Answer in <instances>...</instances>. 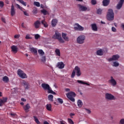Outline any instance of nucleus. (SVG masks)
Returning a JSON list of instances; mask_svg holds the SVG:
<instances>
[{"mask_svg": "<svg viewBox=\"0 0 124 124\" xmlns=\"http://www.w3.org/2000/svg\"><path fill=\"white\" fill-rule=\"evenodd\" d=\"M62 37V34L58 31H56L55 34L54 35L53 38L54 39H60Z\"/></svg>", "mask_w": 124, "mask_h": 124, "instance_id": "nucleus-15", "label": "nucleus"}, {"mask_svg": "<svg viewBox=\"0 0 124 124\" xmlns=\"http://www.w3.org/2000/svg\"><path fill=\"white\" fill-rule=\"evenodd\" d=\"M102 3L103 6H108L110 3V0H103Z\"/></svg>", "mask_w": 124, "mask_h": 124, "instance_id": "nucleus-21", "label": "nucleus"}, {"mask_svg": "<svg viewBox=\"0 0 124 124\" xmlns=\"http://www.w3.org/2000/svg\"><path fill=\"white\" fill-rule=\"evenodd\" d=\"M124 0H120L119 1V3H121V4H124Z\"/></svg>", "mask_w": 124, "mask_h": 124, "instance_id": "nucleus-59", "label": "nucleus"}, {"mask_svg": "<svg viewBox=\"0 0 124 124\" xmlns=\"http://www.w3.org/2000/svg\"><path fill=\"white\" fill-rule=\"evenodd\" d=\"M78 7L79 11L86 12L90 11L91 10L90 7H86V6L80 4H78Z\"/></svg>", "mask_w": 124, "mask_h": 124, "instance_id": "nucleus-4", "label": "nucleus"}, {"mask_svg": "<svg viewBox=\"0 0 124 124\" xmlns=\"http://www.w3.org/2000/svg\"><path fill=\"white\" fill-rule=\"evenodd\" d=\"M41 24H42L45 28H48V24L45 20H43L41 21Z\"/></svg>", "mask_w": 124, "mask_h": 124, "instance_id": "nucleus-28", "label": "nucleus"}, {"mask_svg": "<svg viewBox=\"0 0 124 124\" xmlns=\"http://www.w3.org/2000/svg\"><path fill=\"white\" fill-rule=\"evenodd\" d=\"M102 12V10H101L100 9L97 10V14L100 15V14H101Z\"/></svg>", "mask_w": 124, "mask_h": 124, "instance_id": "nucleus-51", "label": "nucleus"}, {"mask_svg": "<svg viewBox=\"0 0 124 124\" xmlns=\"http://www.w3.org/2000/svg\"><path fill=\"white\" fill-rule=\"evenodd\" d=\"M7 97H3L2 98H0V107L2 106L5 102H7Z\"/></svg>", "mask_w": 124, "mask_h": 124, "instance_id": "nucleus-13", "label": "nucleus"}, {"mask_svg": "<svg viewBox=\"0 0 124 124\" xmlns=\"http://www.w3.org/2000/svg\"><path fill=\"white\" fill-rule=\"evenodd\" d=\"M26 39H32V37H31V35L30 34H27L25 36Z\"/></svg>", "mask_w": 124, "mask_h": 124, "instance_id": "nucleus-43", "label": "nucleus"}, {"mask_svg": "<svg viewBox=\"0 0 124 124\" xmlns=\"http://www.w3.org/2000/svg\"><path fill=\"white\" fill-rule=\"evenodd\" d=\"M77 82L78 83H79V84H81L82 85H87V86H90V84L86 82H84V81L82 80H78Z\"/></svg>", "mask_w": 124, "mask_h": 124, "instance_id": "nucleus-26", "label": "nucleus"}, {"mask_svg": "<svg viewBox=\"0 0 124 124\" xmlns=\"http://www.w3.org/2000/svg\"><path fill=\"white\" fill-rule=\"evenodd\" d=\"M91 27L93 31H97L98 27L95 23L91 24Z\"/></svg>", "mask_w": 124, "mask_h": 124, "instance_id": "nucleus-20", "label": "nucleus"}, {"mask_svg": "<svg viewBox=\"0 0 124 124\" xmlns=\"http://www.w3.org/2000/svg\"><path fill=\"white\" fill-rule=\"evenodd\" d=\"M97 56H103V50L102 49H99L96 53Z\"/></svg>", "mask_w": 124, "mask_h": 124, "instance_id": "nucleus-24", "label": "nucleus"}, {"mask_svg": "<svg viewBox=\"0 0 124 124\" xmlns=\"http://www.w3.org/2000/svg\"><path fill=\"white\" fill-rule=\"evenodd\" d=\"M67 34L65 33H62V37L65 40V41H69V38L68 37L66 36Z\"/></svg>", "mask_w": 124, "mask_h": 124, "instance_id": "nucleus-23", "label": "nucleus"}, {"mask_svg": "<svg viewBox=\"0 0 124 124\" xmlns=\"http://www.w3.org/2000/svg\"><path fill=\"white\" fill-rule=\"evenodd\" d=\"M105 97L106 99L108 100H115V97L111 94L109 93H106Z\"/></svg>", "mask_w": 124, "mask_h": 124, "instance_id": "nucleus-9", "label": "nucleus"}, {"mask_svg": "<svg viewBox=\"0 0 124 124\" xmlns=\"http://www.w3.org/2000/svg\"><path fill=\"white\" fill-rule=\"evenodd\" d=\"M109 82L113 87H115L117 85V81L113 78V77H111V79L109 80Z\"/></svg>", "mask_w": 124, "mask_h": 124, "instance_id": "nucleus-17", "label": "nucleus"}, {"mask_svg": "<svg viewBox=\"0 0 124 124\" xmlns=\"http://www.w3.org/2000/svg\"><path fill=\"white\" fill-rule=\"evenodd\" d=\"M85 110L86 111L88 114H91V113H92V111H91V110L88 108H85Z\"/></svg>", "mask_w": 124, "mask_h": 124, "instance_id": "nucleus-53", "label": "nucleus"}, {"mask_svg": "<svg viewBox=\"0 0 124 124\" xmlns=\"http://www.w3.org/2000/svg\"><path fill=\"white\" fill-rule=\"evenodd\" d=\"M20 34H17V35H15L14 36V37L15 38H16L17 39H18V38H20Z\"/></svg>", "mask_w": 124, "mask_h": 124, "instance_id": "nucleus-56", "label": "nucleus"}, {"mask_svg": "<svg viewBox=\"0 0 124 124\" xmlns=\"http://www.w3.org/2000/svg\"><path fill=\"white\" fill-rule=\"evenodd\" d=\"M111 31H113V32H116V31H117V29L116 28L112 27L111 28Z\"/></svg>", "mask_w": 124, "mask_h": 124, "instance_id": "nucleus-54", "label": "nucleus"}, {"mask_svg": "<svg viewBox=\"0 0 124 124\" xmlns=\"http://www.w3.org/2000/svg\"><path fill=\"white\" fill-rule=\"evenodd\" d=\"M23 13H24V15H25V16H29V14H28V13H27V12L23 11Z\"/></svg>", "mask_w": 124, "mask_h": 124, "instance_id": "nucleus-58", "label": "nucleus"}, {"mask_svg": "<svg viewBox=\"0 0 124 124\" xmlns=\"http://www.w3.org/2000/svg\"><path fill=\"white\" fill-rule=\"evenodd\" d=\"M107 18L108 21H113L114 20V12L113 9H109L107 14Z\"/></svg>", "mask_w": 124, "mask_h": 124, "instance_id": "nucleus-2", "label": "nucleus"}, {"mask_svg": "<svg viewBox=\"0 0 124 124\" xmlns=\"http://www.w3.org/2000/svg\"><path fill=\"white\" fill-rule=\"evenodd\" d=\"M2 80L5 83H8L9 81V78H8V77H7V76H5L3 78Z\"/></svg>", "mask_w": 124, "mask_h": 124, "instance_id": "nucleus-29", "label": "nucleus"}, {"mask_svg": "<svg viewBox=\"0 0 124 124\" xmlns=\"http://www.w3.org/2000/svg\"><path fill=\"white\" fill-rule=\"evenodd\" d=\"M55 53L56 54V56H58V57H61V51H60V49H56L55 50Z\"/></svg>", "mask_w": 124, "mask_h": 124, "instance_id": "nucleus-33", "label": "nucleus"}, {"mask_svg": "<svg viewBox=\"0 0 124 124\" xmlns=\"http://www.w3.org/2000/svg\"><path fill=\"white\" fill-rule=\"evenodd\" d=\"M123 7V4H121L120 3H118L116 6L117 9L120 10Z\"/></svg>", "mask_w": 124, "mask_h": 124, "instance_id": "nucleus-37", "label": "nucleus"}, {"mask_svg": "<svg viewBox=\"0 0 124 124\" xmlns=\"http://www.w3.org/2000/svg\"><path fill=\"white\" fill-rule=\"evenodd\" d=\"M33 118L35 123H36L37 124H40V122H39V120H38V119H37V117H36V116H33Z\"/></svg>", "mask_w": 124, "mask_h": 124, "instance_id": "nucleus-40", "label": "nucleus"}, {"mask_svg": "<svg viewBox=\"0 0 124 124\" xmlns=\"http://www.w3.org/2000/svg\"><path fill=\"white\" fill-rule=\"evenodd\" d=\"M76 73L78 77H80V76L81 74H82L81 73V70L80 69V68L78 67V66H76L75 69L73 70L71 74V78H74V77H75Z\"/></svg>", "mask_w": 124, "mask_h": 124, "instance_id": "nucleus-1", "label": "nucleus"}, {"mask_svg": "<svg viewBox=\"0 0 124 124\" xmlns=\"http://www.w3.org/2000/svg\"><path fill=\"white\" fill-rule=\"evenodd\" d=\"M74 29L75 31H84V27L78 23H76L75 24Z\"/></svg>", "mask_w": 124, "mask_h": 124, "instance_id": "nucleus-7", "label": "nucleus"}, {"mask_svg": "<svg viewBox=\"0 0 124 124\" xmlns=\"http://www.w3.org/2000/svg\"><path fill=\"white\" fill-rule=\"evenodd\" d=\"M16 8L20 9V10H21V11H23V10H24V8L22 7L21 6H20V5L18 4H16Z\"/></svg>", "mask_w": 124, "mask_h": 124, "instance_id": "nucleus-34", "label": "nucleus"}, {"mask_svg": "<svg viewBox=\"0 0 124 124\" xmlns=\"http://www.w3.org/2000/svg\"><path fill=\"white\" fill-rule=\"evenodd\" d=\"M41 87L44 90V91H48L50 89V85L46 83H42L41 84Z\"/></svg>", "mask_w": 124, "mask_h": 124, "instance_id": "nucleus-14", "label": "nucleus"}, {"mask_svg": "<svg viewBox=\"0 0 124 124\" xmlns=\"http://www.w3.org/2000/svg\"><path fill=\"white\" fill-rule=\"evenodd\" d=\"M23 109L25 111L26 113H29V109H31V106H30V104H27L25 106L23 107Z\"/></svg>", "mask_w": 124, "mask_h": 124, "instance_id": "nucleus-16", "label": "nucleus"}, {"mask_svg": "<svg viewBox=\"0 0 124 124\" xmlns=\"http://www.w3.org/2000/svg\"><path fill=\"white\" fill-rule=\"evenodd\" d=\"M11 48L12 52H13V53H16L18 52V47H17V46H12Z\"/></svg>", "mask_w": 124, "mask_h": 124, "instance_id": "nucleus-18", "label": "nucleus"}, {"mask_svg": "<svg viewBox=\"0 0 124 124\" xmlns=\"http://www.w3.org/2000/svg\"><path fill=\"white\" fill-rule=\"evenodd\" d=\"M54 98V96L52 94H49L48 96V99L49 101H53V99Z\"/></svg>", "mask_w": 124, "mask_h": 124, "instance_id": "nucleus-35", "label": "nucleus"}, {"mask_svg": "<svg viewBox=\"0 0 124 124\" xmlns=\"http://www.w3.org/2000/svg\"><path fill=\"white\" fill-rule=\"evenodd\" d=\"M35 39H38L40 37V35L38 34H36L34 35Z\"/></svg>", "mask_w": 124, "mask_h": 124, "instance_id": "nucleus-50", "label": "nucleus"}, {"mask_svg": "<svg viewBox=\"0 0 124 124\" xmlns=\"http://www.w3.org/2000/svg\"><path fill=\"white\" fill-rule=\"evenodd\" d=\"M38 52L40 55H41L42 56H43L44 55V51L42 49H39L38 50Z\"/></svg>", "mask_w": 124, "mask_h": 124, "instance_id": "nucleus-44", "label": "nucleus"}, {"mask_svg": "<svg viewBox=\"0 0 124 124\" xmlns=\"http://www.w3.org/2000/svg\"><path fill=\"white\" fill-rule=\"evenodd\" d=\"M42 62H46V57L45 56H43L41 59Z\"/></svg>", "mask_w": 124, "mask_h": 124, "instance_id": "nucleus-55", "label": "nucleus"}, {"mask_svg": "<svg viewBox=\"0 0 124 124\" xmlns=\"http://www.w3.org/2000/svg\"><path fill=\"white\" fill-rule=\"evenodd\" d=\"M67 97L71 101L74 102L75 101V99L74 97L76 96V93L74 92H70V93L66 94Z\"/></svg>", "mask_w": 124, "mask_h": 124, "instance_id": "nucleus-3", "label": "nucleus"}, {"mask_svg": "<svg viewBox=\"0 0 124 124\" xmlns=\"http://www.w3.org/2000/svg\"><path fill=\"white\" fill-rule=\"evenodd\" d=\"M57 100L59 103H60V104H62V103H63V100H62V99L59 98L57 99Z\"/></svg>", "mask_w": 124, "mask_h": 124, "instance_id": "nucleus-45", "label": "nucleus"}, {"mask_svg": "<svg viewBox=\"0 0 124 124\" xmlns=\"http://www.w3.org/2000/svg\"><path fill=\"white\" fill-rule=\"evenodd\" d=\"M47 93H51L52 94H56V92L53 91V90L51 89V87L47 90Z\"/></svg>", "mask_w": 124, "mask_h": 124, "instance_id": "nucleus-32", "label": "nucleus"}, {"mask_svg": "<svg viewBox=\"0 0 124 124\" xmlns=\"http://www.w3.org/2000/svg\"><path fill=\"white\" fill-rule=\"evenodd\" d=\"M86 36L84 35H79L77 39V42L78 44H83L85 43Z\"/></svg>", "mask_w": 124, "mask_h": 124, "instance_id": "nucleus-5", "label": "nucleus"}, {"mask_svg": "<svg viewBox=\"0 0 124 124\" xmlns=\"http://www.w3.org/2000/svg\"><path fill=\"white\" fill-rule=\"evenodd\" d=\"M41 12L44 15H47V13H48V12L45 10V9H43L41 11Z\"/></svg>", "mask_w": 124, "mask_h": 124, "instance_id": "nucleus-41", "label": "nucleus"}, {"mask_svg": "<svg viewBox=\"0 0 124 124\" xmlns=\"http://www.w3.org/2000/svg\"><path fill=\"white\" fill-rule=\"evenodd\" d=\"M18 89L17 88H13L12 89V92L14 93H18Z\"/></svg>", "mask_w": 124, "mask_h": 124, "instance_id": "nucleus-39", "label": "nucleus"}, {"mask_svg": "<svg viewBox=\"0 0 124 124\" xmlns=\"http://www.w3.org/2000/svg\"><path fill=\"white\" fill-rule=\"evenodd\" d=\"M91 3L93 5H95L96 4V1L95 0H91Z\"/></svg>", "mask_w": 124, "mask_h": 124, "instance_id": "nucleus-49", "label": "nucleus"}, {"mask_svg": "<svg viewBox=\"0 0 124 124\" xmlns=\"http://www.w3.org/2000/svg\"><path fill=\"white\" fill-rule=\"evenodd\" d=\"M58 40L60 43H64V40L62 39V37L60 39H59Z\"/></svg>", "mask_w": 124, "mask_h": 124, "instance_id": "nucleus-48", "label": "nucleus"}, {"mask_svg": "<svg viewBox=\"0 0 124 124\" xmlns=\"http://www.w3.org/2000/svg\"><path fill=\"white\" fill-rule=\"evenodd\" d=\"M32 13H33L34 14H37V8L34 9L32 11Z\"/></svg>", "mask_w": 124, "mask_h": 124, "instance_id": "nucleus-52", "label": "nucleus"}, {"mask_svg": "<svg viewBox=\"0 0 124 124\" xmlns=\"http://www.w3.org/2000/svg\"><path fill=\"white\" fill-rule=\"evenodd\" d=\"M78 107H81V106H83V103L82 102V101L81 100H78Z\"/></svg>", "mask_w": 124, "mask_h": 124, "instance_id": "nucleus-36", "label": "nucleus"}, {"mask_svg": "<svg viewBox=\"0 0 124 124\" xmlns=\"http://www.w3.org/2000/svg\"><path fill=\"white\" fill-rule=\"evenodd\" d=\"M17 1H18L20 2V3H21L22 5H24V6H27V2L24 1L23 0H16Z\"/></svg>", "mask_w": 124, "mask_h": 124, "instance_id": "nucleus-30", "label": "nucleus"}, {"mask_svg": "<svg viewBox=\"0 0 124 124\" xmlns=\"http://www.w3.org/2000/svg\"><path fill=\"white\" fill-rule=\"evenodd\" d=\"M68 122L69 124H74V122H73L72 119H71L70 118L68 119Z\"/></svg>", "mask_w": 124, "mask_h": 124, "instance_id": "nucleus-46", "label": "nucleus"}, {"mask_svg": "<svg viewBox=\"0 0 124 124\" xmlns=\"http://www.w3.org/2000/svg\"><path fill=\"white\" fill-rule=\"evenodd\" d=\"M34 5H35L37 7H40V3H39V2L35 1L34 2Z\"/></svg>", "mask_w": 124, "mask_h": 124, "instance_id": "nucleus-42", "label": "nucleus"}, {"mask_svg": "<svg viewBox=\"0 0 124 124\" xmlns=\"http://www.w3.org/2000/svg\"><path fill=\"white\" fill-rule=\"evenodd\" d=\"M77 82L78 83H79V84H81L82 85H87V86H90V84L86 82H84V81L82 80H78Z\"/></svg>", "mask_w": 124, "mask_h": 124, "instance_id": "nucleus-27", "label": "nucleus"}, {"mask_svg": "<svg viewBox=\"0 0 124 124\" xmlns=\"http://www.w3.org/2000/svg\"><path fill=\"white\" fill-rule=\"evenodd\" d=\"M30 51L31 53H33L35 55H37V50L34 47L30 48Z\"/></svg>", "mask_w": 124, "mask_h": 124, "instance_id": "nucleus-25", "label": "nucleus"}, {"mask_svg": "<svg viewBox=\"0 0 124 124\" xmlns=\"http://www.w3.org/2000/svg\"><path fill=\"white\" fill-rule=\"evenodd\" d=\"M40 25H41V22L40 20H37L35 21L33 23V26L35 29H39L40 28Z\"/></svg>", "mask_w": 124, "mask_h": 124, "instance_id": "nucleus-12", "label": "nucleus"}, {"mask_svg": "<svg viewBox=\"0 0 124 124\" xmlns=\"http://www.w3.org/2000/svg\"><path fill=\"white\" fill-rule=\"evenodd\" d=\"M21 101H23L24 102H26V101H27V99H25L24 98H22L21 99Z\"/></svg>", "mask_w": 124, "mask_h": 124, "instance_id": "nucleus-61", "label": "nucleus"}, {"mask_svg": "<svg viewBox=\"0 0 124 124\" xmlns=\"http://www.w3.org/2000/svg\"><path fill=\"white\" fill-rule=\"evenodd\" d=\"M1 21H2L3 22V23H5V18L2 17Z\"/></svg>", "mask_w": 124, "mask_h": 124, "instance_id": "nucleus-63", "label": "nucleus"}, {"mask_svg": "<svg viewBox=\"0 0 124 124\" xmlns=\"http://www.w3.org/2000/svg\"><path fill=\"white\" fill-rule=\"evenodd\" d=\"M65 65V64H64L63 62H58L57 63L56 66H57V67L59 68V69H62L63 68H64Z\"/></svg>", "mask_w": 124, "mask_h": 124, "instance_id": "nucleus-10", "label": "nucleus"}, {"mask_svg": "<svg viewBox=\"0 0 124 124\" xmlns=\"http://www.w3.org/2000/svg\"><path fill=\"white\" fill-rule=\"evenodd\" d=\"M10 115L12 117H13V118H14V117H15V116H16V114H15V113H11Z\"/></svg>", "mask_w": 124, "mask_h": 124, "instance_id": "nucleus-60", "label": "nucleus"}, {"mask_svg": "<svg viewBox=\"0 0 124 124\" xmlns=\"http://www.w3.org/2000/svg\"><path fill=\"white\" fill-rule=\"evenodd\" d=\"M113 66H114L115 67H117V66H119L120 65V63L117 62H113Z\"/></svg>", "mask_w": 124, "mask_h": 124, "instance_id": "nucleus-38", "label": "nucleus"}, {"mask_svg": "<svg viewBox=\"0 0 124 124\" xmlns=\"http://www.w3.org/2000/svg\"><path fill=\"white\" fill-rule=\"evenodd\" d=\"M65 92H70V89L69 88H66L65 89Z\"/></svg>", "mask_w": 124, "mask_h": 124, "instance_id": "nucleus-62", "label": "nucleus"}, {"mask_svg": "<svg viewBox=\"0 0 124 124\" xmlns=\"http://www.w3.org/2000/svg\"><path fill=\"white\" fill-rule=\"evenodd\" d=\"M22 84H23L25 89L28 90V89H30V83L27 81H23L22 82Z\"/></svg>", "mask_w": 124, "mask_h": 124, "instance_id": "nucleus-19", "label": "nucleus"}, {"mask_svg": "<svg viewBox=\"0 0 124 124\" xmlns=\"http://www.w3.org/2000/svg\"><path fill=\"white\" fill-rule=\"evenodd\" d=\"M57 24H58V20L56 19H53L51 21V26L52 27H56L57 26Z\"/></svg>", "mask_w": 124, "mask_h": 124, "instance_id": "nucleus-22", "label": "nucleus"}, {"mask_svg": "<svg viewBox=\"0 0 124 124\" xmlns=\"http://www.w3.org/2000/svg\"><path fill=\"white\" fill-rule=\"evenodd\" d=\"M17 75L20 77V78H22V79H26V78H27L28 77H27V75H26V74H25V73H24V72L21 69L18 70Z\"/></svg>", "mask_w": 124, "mask_h": 124, "instance_id": "nucleus-6", "label": "nucleus"}, {"mask_svg": "<svg viewBox=\"0 0 124 124\" xmlns=\"http://www.w3.org/2000/svg\"><path fill=\"white\" fill-rule=\"evenodd\" d=\"M3 6H4V3L2 1H0V7H1V8H2Z\"/></svg>", "mask_w": 124, "mask_h": 124, "instance_id": "nucleus-47", "label": "nucleus"}, {"mask_svg": "<svg viewBox=\"0 0 124 124\" xmlns=\"http://www.w3.org/2000/svg\"><path fill=\"white\" fill-rule=\"evenodd\" d=\"M46 109L48 110V111H51L52 108V105H51V104H47L46 105Z\"/></svg>", "mask_w": 124, "mask_h": 124, "instance_id": "nucleus-31", "label": "nucleus"}, {"mask_svg": "<svg viewBox=\"0 0 124 124\" xmlns=\"http://www.w3.org/2000/svg\"><path fill=\"white\" fill-rule=\"evenodd\" d=\"M15 15H16V10H15L14 5L12 4L11 7V16L13 17Z\"/></svg>", "mask_w": 124, "mask_h": 124, "instance_id": "nucleus-11", "label": "nucleus"}, {"mask_svg": "<svg viewBox=\"0 0 124 124\" xmlns=\"http://www.w3.org/2000/svg\"><path fill=\"white\" fill-rule=\"evenodd\" d=\"M120 124H124V119H122L120 120Z\"/></svg>", "mask_w": 124, "mask_h": 124, "instance_id": "nucleus-57", "label": "nucleus"}, {"mask_svg": "<svg viewBox=\"0 0 124 124\" xmlns=\"http://www.w3.org/2000/svg\"><path fill=\"white\" fill-rule=\"evenodd\" d=\"M120 59V56L116 54L112 56V58L108 59V62H113V61H118Z\"/></svg>", "mask_w": 124, "mask_h": 124, "instance_id": "nucleus-8", "label": "nucleus"}, {"mask_svg": "<svg viewBox=\"0 0 124 124\" xmlns=\"http://www.w3.org/2000/svg\"><path fill=\"white\" fill-rule=\"evenodd\" d=\"M60 124H65V122L63 121H60Z\"/></svg>", "mask_w": 124, "mask_h": 124, "instance_id": "nucleus-64", "label": "nucleus"}]
</instances>
